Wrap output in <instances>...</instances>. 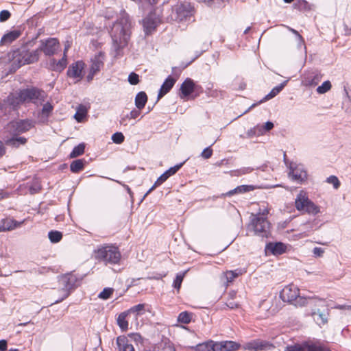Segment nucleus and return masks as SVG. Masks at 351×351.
I'll return each instance as SVG.
<instances>
[{
    "mask_svg": "<svg viewBox=\"0 0 351 351\" xmlns=\"http://www.w3.org/2000/svg\"><path fill=\"white\" fill-rule=\"evenodd\" d=\"M268 214L267 208L256 214H251L250 221L247 225V232L262 239L269 237L271 226L267 217Z\"/></svg>",
    "mask_w": 351,
    "mask_h": 351,
    "instance_id": "nucleus-1",
    "label": "nucleus"
},
{
    "mask_svg": "<svg viewBox=\"0 0 351 351\" xmlns=\"http://www.w3.org/2000/svg\"><path fill=\"white\" fill-rule=\"evenodd\" d=\"M132 23L128 14L122 16L114 25L112 30V38L119 47L127 45L130 38Z\"/></svg>",
    "mask_w": 351,
    "mask_h": 351,
    "instance_id": "nucleus-2",
    "label": "nucleus"
},
{
    "mask_svg": "<svg viewBox=\"0 0 351 351\" xmlns=\"http://www.w3.org/2000/svg\"><path fill=\"white\" fill-rule=\"evenodd\" d=\"M95 256L97 260L104 262L105 265H117L121 259V252L114 245L100 246L95 251Z\"/></svg>",
    "mask_w": 351,
    "mask_h": 351,
    "instance_id": "nucleus-3",
    "label": "nucleus"
},
{
    "mask_svg": "<svg viewBox=\"0 0 351 351\" xmlns=\"http://www.w3.org/2000/svg\"><path fill=\"white\" fill-rule=\"evenodd\" d=\"M202 92V87L197 84L193 80L188 77L180 85L179 96L180 99L188 100L191 96L194 99Z\"/></svg>",
    "mask_w": 351,
    "mask_h": 351,
    "instance_id": "nucleus-4",
    "label": "nucleus"
},
{
    "mask_svg": "<svg viewBox=\"0 0 351 351\" xmlns=\"http://www.w3.org/2000/svg\"><path fill=\"white\" fill-rule=\"evenodd\" d=\"M295 205L298 210L316 215L319 212V208L306 195V193L301 191L297 195Z\"/></svg>",
    "mask_w": 351,
    "mask_h": 351,
    "instance_id": "nucleus-5",
    "label": "nucleus"
},
{
    "mask_svg": "<svg viewBox=\"0 0 351 351\" xmlns=\"http://www.w3.org/2000/svg\"><path fill=\"white\" fill-rule=\"evenodd\" d=\"M106 54L103 51H99L95 54L90 60L88 73L86 75V80L90 82L95 75L99 73L104 66Z\"/></svg>",
    "mask_w": 351,
    "mask_h": 351,
    "instance_id": "nucleus-6",
    "label": "nucleus"
},
{
    "mask_svg": "<svg viewBox=\"0 0 351 351\" xmlns=\"http://www.w3.org/2000/svg\"><path fill=\"white\" fill-rule=\"evenodd\" d=\"M39 50L29 51L23 49L16 52L14 57V61L17 62L19 67L36 62L39 60Z\"/></svg>",
    "mask_w": 351,
    "mask_h": 351,
    "instance_id": "nucleus-7",
    "label": "nucleus"
},
{
    "mask_svg": "<svg viewBox=\"0 0 351 351\" xmlns=\"http://www.w3.org/2000/svg\"><path fill=\"white\" fill-rule=\"evenodd\" d=\"M85 68L86 64L84 61H75L69 66L66 75L69 78L74 80L75 82H79L84 76Z\"/></svg>",
    "mask_w": 351,
    "mask_h": 351,
    "instance_id": "nucleus-8",
    "label": "nucleus"
},
{
    "mask_svg": "<svg viewBox=\"0 0 351 351\" xmlns=\"http://www.w3.org/2000/svg\"><path fill=\"white\" fill-rule=\"evenodd\" d=\"M19 94L23 104L45 99V92L36 87L19 90Z\"/></svg>",
    "mask_w": 351,
    "mask_h": 351,
    "instance_id": "nucleus-9",
    "label": "nucleus"
},
{
    "mask_svg": "<svg viewBox=\"0 0 351 351\" xmlns=\"http://www.w3.org/2000/svg\"><path fill=\"white\" fill-rule=\"evenodd\" d=\"M193 8L190 3H181L173 9L174 20L178 22L186 21L193 15Z\"/></svg>",
    "mask_w": 351,
    "mask_h": 351,
    "instance_id": "nucleus-10",
    "label": "nucleus"
},
{
    "mask_svg": "<svg viewBox=\"0 0 351 351\" xmlns=\"http://www.w3.org/2000/svg\"><path fill=\"white\" fill-rule=\"evenodd\" d=\"M60 47V43L57 38H49L40 40V47L37 50H39V54L43 51L46 56H51L56 53Z\"/></svg>",
    "mask_w": 351,
    "mask_h": 351,
    "instance_id": "nucleus-11",
    "label": "nucleus"
},
{
    "mask_svg": "<svg viewBox=\"0 0 351 351\" xmlns=\"http://www.w3.org/2000/svg\"><path fill=\"white\" fill-rule=\"evenodd\" d=\"M300 294V289L293 284L285 286L280 292V298L286 302L293 304Z\"/></svg>",
    "mask_w": 351,
    "mask_h": 351,
    "instance_id": "nucleus-12",
    "label": "nucleus"
},
{
    "mask_svg": "<svg viewBox=\"0 0 351 351\" xmlns=\"http://www.w3.org/2000/svg\"><path fill=\"white\" fill-rule=\"evenodd\" d=\"M75 280L73 276H65L63 278V287L59 290L61 298L56 301V303L62 302L70 295L71 291L75 288Z\"/></svg>",
    "mask_w": 351,
    "mask_h": 351,
    "instance_id": "nucleus-13",
    "label": "nucleus"
},
{
    "mask_svg": "<svg viewBox=\"0 0 351 351\" xmlns=\"http://www.w3.org/2000/svg\"><path fill=\"white\" fill-rule=\"evenodd\" d=\"M13 128L14 132L17 134L26 132L34 127V122L29 119H22L16 121H12L10 123Z\"/></svg>",
    "mask_w": 351,
    "mask_h": 351,
    "instance_id": "nucleus-14",
    "label": "nucleus"
},
{
    "mask_svg": "<svg viewBox=\"0 0 351 351\" xmlns=\"http://www.w3.org/2000/svg\"><path fill=\"white\" fill-rule=\"evenodd\" d=\"M241 347L240 343L233 341L215 342V351H237Z\"/></svg>",
    "mask_w": 351,
    "mask_h": 351,
    "instance_id": "nucleus-15",
    "label": "nucleus"
},
{
    "mask_svg": "<svg viewBox=\"0 0 351 351\" xmlns=\"http://www.w3.org/2000/svg\"><path fill=\"white\" fill-rule=\"evenodd\" d=\"M246 271L242 269H237L235 270H228L223 272L221 276V280L228 287L229 283L232 282L235 278L245 274Z\"/></svg>",
    "mask_w": 351,
    "mask_h": 351,
    "instance_id": "nucleus-16",
    "label": "nucleus"
},
{
    "mask_svg": "<svg viewBox=\"0 0 351 351\" xmlns=\"http://www.w3.org/2000/svg\"><path fill=\"white\" fill-rule=\"evenodd\" d=\"M265 250L275 256L281 255L287 250V245L282 242H270L266 245Z\"/></svg>",
    "mask_w": 351,
    "mask_h": 351,
    "instance_id": "nucleus-17",
    "label": "nucleus"
},
{
    "mask_svg": "<svg viewBox=\"0 0 351 351\" xmlns=\"http://www.w3.org/2000/svg\"><path fill=\"white\" fill-rule=\"evenodd\" d=\"M25 219L18 221L12 218L3 219L1 221L0 232L10 231L20 227L25 222Z\"/></svg>",
    "mask_w": 351,
    "mask_h": 351,
    "instance_id": "nucleus-18",
    "label": "nucleus"
},
{
    "mask_svg": "<svg viewBox=\"0 0 351 351\" xmlns=\"http://www.w3.org/2000/svg\"><path fill=\"white\" fill-rule=\"evenodd\" d=\"M67 63V55H66L65 50L64 51L63 57L60 60H56L53 58L50 60L49 69L53 71L60 73L66 67Z\"/></svg>",
    "mask_w": 351,
    "mask_h": 351,
    "instance_id": "nucleus-19",
    "label": "nucleus"
},
{
    "mask_svg": "<svg viewBox=\"0 0 351 351\" xmlns=\"http://www.w3.org/2000/svg\"><path fill=\"white\" fill-rule=\"evenodd\" d=\"M176 82V79L173 78L172 76H168L163 84H162L158 94V100L160 99L163 97L166 94H167L171 88L173 87Z\"/></svg>",
    "mask_w": 351,
    "mask_h": 351,
    "instance_id": "nucleus-20",
    "label": "nucleus"
},
{
    "mask_svg": "<svg viewBox=\"0 0 351 351\" xmlns=\"http://www.w3.org/2000/svg\"><path fill=\"white\" fill-rule=\"evenodd\" d=\"M158 22L149 14L143 20V26L146 35L152 34L156 29Z\"/></svg>",
    "mask_w": 351,
    "mask_h": 351,
    "instance_id": "nucleus-21",
    "label": "nucleus"
},
{
    "mask_svg": "<svg viewBox=\"0 0 351 351\" xmlns=\"http://www.w3.org/2000/svg\"><path fill=\"white\" fill-rule=\"evenodd\" d=\"M5 101L14 110L18 109L23 104L22 99L20 97L19 90L10 93Z\"/></svg>",
    "mask_w": 351,
    "mask_h": 351,
    "instance_id": "nucleus-22",
    "label": "nucleus"
},
{
    "mask_svg": "<svg viewBox=\"0 0 351 351\" xmlns=\"http://www.w3.org/2000/svg\"><path fill=\"white\" fill-rule=\"evenodd\" d=\"M21 35V32L20 30H12L7 34H4L1 39L0 45H7L12 43L13 41L16 40L17 38L20 37Z\"/></svg>",
    "mask_w": 351,
    "mask_h": 351,
    "instance_id": "nucleus-23",
    "label": "nucleus"
},
{
    "mask_svg": "<svg viewBox=\"0 0 351 351\" xmlns=\"http://www.w3.org/2000/svg\"><path fill=\"white\" fill-rule=\"evenodd\" d=\"M189 348L194 351H215V342L209 340L194 346H191Z\"/></svg>",
    "mask_w": 351,
    "mask_h": 351,
    "instance_id": "nucleus-24",
    "label": "nucleus"
},
{
    "mask_svg": "<svg viewBox=\"0 0 351 351\" xmlns=\"http://www.w3.org/2000/svg\"><path fill=\"white\" fill-rule=\"evenodd\" d=\"M117 345L120 351H135L134 346L129 343V341L125 336H119L117 338Z\"/></svg>",
    "mask_w": 351,
    "mask_h": 351,
    "instance_id": "nucleus-25",
    "label": "nucleus"
},
{
    "mask_svg": "<svg viewBox=\"0 0 351 351\" xmlns=\"http://www.w3.org/2000/svg\"><path fill=\"white\" fill-rule=\"evenodd\" d=\"M321 80L320 74H311L304 78L302 83L306 86H315Z\"/></svg>",
    "mask_w": 351,
    "mask_h": 351,
    "instance_id": "nucleus-26",
    "label": "nucleus"
},
{
    "mask_svg": "<svg viewBox=\"0 0 351 351\" xmlns=\"http://www.w3.org/2000/svg\"><path fill=\"white\" fill-rule=\"evenodd\" d=\"M255 189V186L253 185H241L238 186L235 189L229 191L226 193V196H232L235 194L245 193L247 192L252 191Z\"/></svg>",
    "mask_w": 351,
    "mask_h": 351,
    "instance_id": "nucleus-27",
    "label": "nucleus"
},
{
    "mask_svg": "<svg viewBox=\"0 0 351 351\" xmlns=\"http://www.w3.org/2000/svg\"><path fill=\"white\" fill-rule=\"evenodd\" d=\"M147 101V95L143 92H139L135 97V106L138 110L144 108Z\"/></svg>",
    "mask_w": 351,
    "mask_h": 351,
    "instance_id": "nucleus-28",
    "label": "nucleus"
},
{
    "mask_svg": "<svg viewBox=\"0 0 351 351\" xmlns=\"http://www.w3.org/2000/svg\"><path fill=\"white\" fill-rule=\"evenodd\" d=\"M328 312H320L318 311L317 312L313 313L314 320L320 326L326 324L328 322Z\"/></svg>",
    "mask_w": 351,
    "mask_h": 351,
    "instance_id": "nucleus-29",
    "label": "nucleus"
},
{
    "mask_svg": "<svg viewBox=\"0 0 351 351\" xmlns=\"http://www.w3.org/2000/svg\"><path fill=\"white\" fill-rule=\"evenodd\" d=\"M128 312L124 311L120 313L117 317V324L122 331H127L128 329V322L127 320V317L128 316Z\"/></svg>",
    "mask_w": 351,
    "mask_h": 351,
    "instance_id": "nucleus-30",
    "label": "nucleus"
},
{
    "mask_svg": "<svg viewBox=\"0 0 351 351\" xmlns=\"http://www.w3.org/2000/svg\"><path fill=\"white\" fill-rule=\"evenodd\" d=\"M85 164L86 160L84 159L75 160L70 165V170L75 173H79L84 169Z\"/></svg>",
    "mask_w": 351,
    "mask_h": 351,
    "instance_id": "nucleus-31",
    "label": "nucleus"
},
{
    "mask_svg": "<svg viewBox=\"0 0 351 351\" xmlns=\"http://www.w3.org/2000/svg\"><path fill=\"white\" fill-rule=\"evenodd\" d=\"M193 313L189 311L181 312L177 318L178 322L183 324H189L193 319Z\"/></svg>",
    "mask_w": 351,
    "mask_h": 351,
    "instance_id": "nucleus-32",
    "label": "nucleus"
},
{
    "mask_svg": "<svg viewBox=\"0 0 351 351\" xmlns=\"http://www.w3.org/2000/svg\"><path fill=\"white\" fill-rule=\"evenodd\" d=\"M289 175L291 176L293 180L298 182H302L306 178V172L301 171L298 168L293 169L289 173Z\"/></svg>",
    "mask_w": 351,
    "mask_h": 351,
    "instance_id": "nucleus-33",
    "label": "nucleus"
},
{
    "mask_svg": "<svg viewBox=\"0 0 351 351\" xmlns=\"http://www.w3.org/2000/svg\"><path fill=\"white\" fill-rule=\"evenodd\" d=\"M85 145L84 143H80L77 146L74 147L72 152L69 154L71 158H77L84 153Z\"/></svg>",
    "mask_w": 351,
    "mask_h": 351,
    "instance_id": "nucleus-34",
    "label": "nucleus"
},
{
    "mask_svg": "<svg viewBox=\"0 0 351 351\" xmlns=\"http://www.w3.org/2000/svg\"><path fill=\"white\" fill-rule=\"evenodd\" d=\"M27 138L25 137L12 138L6 141V144L13 147H19L20 145H25Z\"/></svg>",
    "mask_w": 351,
    "mask_h": 351,
    "instance_id": "nucleus-35",
    "label": "nucleus"
},
{
    "mask_svg": "<svg viewBox=\"0 0 351 351\" xmlns=\"http://www.w3.org/2000/svg\"><path fill=\"white\" fill-rule=\"evenodd\" d=\"M283 88H284V85L283 84H280L279 86H277L274 87L270 91V93L269 94H267L262 100L260 101V103H262V102H264V101H267L269 99H272L276 95H277L282 90Z\"/></svg>",
    "mask_w": 351,
    "mask_h": 351,
    "instance_id": "nucleus-36",
    "label": "nucleus"
},
{
    "mask_svg": "<svg viewBox=\"0 0 351 351\" xmlns=\"http://www.w3.org/2000/svg\"><path fill=\"white\" fill-rule=\"evenodd\" d=\"M87 114V110L84 106L80 105L74 115L75 119L77 122H82Z\"/></svg>",
    "mask_w": 351,
    "mask_h": 351,
    "instance_id": "nucleus-37",
    "label": "nucleus"
},
{
    "mask_svg": "<svg viewBox=\"0 0 351 351\" xmlns=\"http://www.w3.org/2000/svg\"><path fill=\"white\" fill-rule=\"evenodd\" d=\"M49 239L51 243L60 242L62 239V233L58 230H51L48 234Z\"/></svg>",
    "mask_w": 351,
    "mask_h": 351,
    "instance_id": "nucleus-38",
    "label": "nucleus"
},
{
    "mask_svg": "<svg viewBox=\"0 0 351 351\" xmlns=\"http://www.w3.org/2000/svg\"><path fill=\"white\" fill-rule=\"evenodd\" d=\"M169 177L165 171L154 182V185L149 189V190L147 192L146 195L151 193L153 190H154L156 187L160 186L163 182H165Z\"/></svg>",
    "mask_w": 351,
    "mask_h": 351,
    "instance_id": "nucleus-39",
    "label": "nucleus"
},
{
    "mask_svg": "<svg viewBox=\"0 0 351 351\" xmlns=\"http://www.w3.org/2000/svg\"><path fill=\"white\" fill-rule=\"evenodd\" d=\"M243 349L249 351H259V339H255L246 343L243 346Z\"/></svg>",
    "mask_w": 351,
    "mask_h": 351,
    "instance_id": "nucleus-40",
    "label": "nucleus"
},
{
    "mask_svg": "<svg viewBox=\"0 0 351 351\" xmlns=\"http://www.w3.org/2000/svg\"><path fill=\"white\" fill-rule=\"evenodd\" d=\"M295 8L300 11L306 12L311 10V5L305 0L298 1L295 4Z\"/></svg>",
    "mask_w": 351,
    "mask_h": 351,
    "instance_id": "nucleus-41",
    "label": "nucleus"
},
{
    "mask_svg": "<svg viewBox=\"0 0 351 351\" xmlns=\"http://www.w3.org/2000/svg\"><path fill=\"white\" fill-rule=\"evenodd\" d=\"M145 304H138L134 306H132L129 308L127 312L128 313H136V315H142L145 311Z\"/></svg>",
    "mask_w": 351,
    "mask_h": 351,
    "instance_id": "nucleus-42",
    "label": "nucleus"
},
{
    "mask_svg": "<svg viewBox=\"0 0 351 351\" xmlns=\"http://www.w3.org/2000/svg\"><path fill=\"white\" fill-rule=\"evenodd\" d=\"M186 274V271H184L182 273L178 274L175 280H173V286L178 291H179L181 287L182 282L183 281V279H184Z\"/></svg>",
    "mask_w": 351,
    "mask_h": 351,
    "instance_id": "nucleus-43",
    "label": "nucleus"
},
{
    "mask_svg": "<svg viewBox=\"0 0 351 351\" xmlns=\"http://www.w3.org/2000/svg\"><path fill=\"white\" fill-rule=\"evenodd\" d=\"M332 88L331 83L329 80L325 81L322 83L321 86H319L317 88V92L319 94H324L329 91Z\"/></svg>",
    "mask_w": 351,
    "mask_h": 351,
    "instance_id": "nucleus-44",
    "label": "nucleus"
},
{
    "mask_svg": "<svg viewBox=\"0 0 351 351\" xmlns=\"http://www.w3.org/2000/svg\"><path fill=\"white\" fill-rule=\"evenodd\" d=\"M160 351H176V348L172 342L166 340L160 343Z\"/></svg>",
    "mask_w": 351,
    "mask_h": 351,
    "instance_id": "nucleus-45",
    "label": "nucleus"
},
{
    "mask_svg": "<svg viewBox=\"0 0 351 351\" xmlns=\"http://www.w3.org/2000/svg\"><path fill=\"white\" fill-rule=\"evenodd\" d=\"M273 343L267 341L259 339V351H265L274 348Z\"/></svg>",
    "mask_w": 351,
    "mask_h": 351,
    "instance_id": "nucleus-46",
    "label": "nucleus"
},
{
    "mask_svg": "<svg viewBox=\"0 0 351 351\" xmlns=\"http://www.w3.org/2000/svg\"><path fill=\"white\" fill-rule=\"evenodd\" d=\"M113 289L104 288L103 291L99 294V298L103 300H107L111 297L113 293Z\"/></svg>",
    "mask_w": 351,
    "mask_h": 351,
    "instance_id": "nucleus-47",
    "label": "nucleus"
},
{
    "mask_svg": "<svg viewBox=\"0 0 351 351\" xmlns=\"http://www.w3.org/2000/svg\"><path fill=\"white\" fill-rule=\"evenodd\" d=\"M309 299H310V298L302 297V296H300V294H298L297 299L295 300H294L293 304L296 306H304L308 304V300Z\"/></svg>",
    "mask_w": 351,
    "mask_h": 351,
    "instance_id": "nucleus-48",
    "label": "nucleus"
},
{
    "mask_svg": "<svg viewBox=\"0 0 351 351\" xmlns=\"http://www.w3.org/2000/svg\"><path fill=\"white\" fill-rule=\"evenodd\" d=\"M308 351H329V349L326 346L317 344H311L307 346Z\"/></svg>",
    "mask_w": 351,
    "mask_h": 351,
    "instance_id": "nucleus-49",
    "label": "nucleus"
},
{
    "mask_svg": "<svg viewBox=\"0 0 351 351\" xmlns=\"http://www.w3.org/2000/svg\"><path fill=\"white\" fill-rule=\"evenodd\" d=\"M125 137L121 132H116L112 134V140L114 143L121 144L124 141Z\"/></svg>",
    "mask_w": 351,
    "mask_h": 351,
    "instance_id": "nucleus-50",
    "label": "nucleus"
},
{
    "mask_svg": "<svg viewBox=\"0 0 351 351\" xmlns=\"http://www.w3.org/2000/svg\"><path fill=\"white\" fill-rule=\"evenodd\" d=\"M329 184H332L335 189H337L340 186V182L338 178L335 176H330L326 180Z\"/></svg>",
    "mask_w": 351,
    "mask_h": 351,
    "instance_id": "nucleus-51",
    "label": "nucleus"
},
{
    "mask_svg": "<svg viewBox=\"0 0 351 351\" xmlns=\"http://www.w3.org/2000/svg\"><path fill=\"white\" fill-rule=\"evenodd\" d=\"M128 82L132 85H136L139 83V76L138 74L132 72L128 76Z\"/></svg>",
    "mask_w": 351,
    "mask_h": 351,
    "instance_id": "nucleus-52",
    "label": "nucleus"
},
{
    "mask_svg": "<svg viewBox=\"0 0 351 351\" xmlns=\"http://www.w3.org/2000/svg\"><path fill=\"white\" fill-rule=\"evenodd\" d=\"M182 163L178 164L169 168L168 170L165 171L167 173L168 176L170 177L177 173V171L182 167Z\"/></svg>",
    "mask_w": 351,
    "mask_h": 351,
    "instance_id": "nucleus-53",
    "label": "nucleus"
},
{
    "mask_svg": "<svg viewBox=\"0 0 351 351\" xmlns=\"http://www.w3.org/2000/svg\"><path fill=\"white\" fill-rule=\"evenodd\" d=\"M285 351H305V348L300 344H295L286 347Z\"/></svg>",
    "mask_w": 351,
    "mask_h": 351,
    "instance_id": "nucleus-54",
    "label": "nucleus"
},
{
    "mask_svg": "<svg viewBox=\"0 0 351 351\" xmlns=\"http://www.w3.org/2000/svg\"><path fill=\"white\" fill-rule=\"evenodd\" d=\"M213 152V151L212 148L210 147H208L202 151L201 153V156L204 159H208L212 156Z\"/></svg>",
    "mask_w": 351,
    "mask_h": 351,
    "instance_id": "nucleus-55",
    "label": "nucleus"
},
{
    "mask_svg": "<svg viewBox=\"0 0 351 351\" xmlns=\"http://www.w3.org/2000/svg\"><path fill=\"white\" fill-rule=\"evenodd\" d=\"M53 110V106L49 104H45L42 109V113L46 117H48Z\"/></svg>",
    "mask_w": 351,
    "mask_h": 351,
    "instance_id": "nucleus-56",
    "label": "nucleus"
},
{
    "mask_svg": "<svg viewBox=\"0 0 351 351\" xmlns=\"http://www.w3.org/2000/svg\"><path fill=\"white\" fill-rule=\"evenodd\" d=\"M11 14L8 10H2L0 12V21L4 22L10 18Z\"/></svg>",
    "mask_w": 351,
    "mask_h": 351,
    "instance_id": "nucleus-57",
    "label": "nucleus"
},
{
    "mask_svg": "<svg viewBox=\"0 0 351 351\" xmlns=\"http://www.w3.org/2000/svg\"><path fill=\"white\" fill-rule=\"evenodd\" d=\"M313 252L315 256L321 257L323 256L324 250L321 247H316L313 249Z\"/></svg>",
    "mask_w": 351,
    "mask_h": 351,
    "instance_id": "nucleus-58",
    "label": "nucleus"
},
{
    "mask_svg": "<svg viewBox=\"0 0 351 351\" xmlns=\"http://www.w3.org/2000/svg\"><path fill=\"white\" fill-rule=\"evenodd\" d=\"M140 110H138V108H137V110L134 109V110H132L130 113V117H129L130 119L137 118L141 114Z\"/></svg>",
    "mask_w": 351,
    "mask_h": 351,
    "instance_id": "nucleus-59",
    "label": "nucleus"
},
{
    "mask_svg": "<svg viewBox=\"0 0 351 351\" xmlns=\"http://www.w3.org/2000/svg\"><path fill=\"white\" fill-rule=\"evenodd\" d=\"M41 189V187L40 186V185H37V186H30L29 187V192L31 194H36L37 193H38Z\"/></svg>",
    "mask_w": 351,
    "mask_h": 351,
    "instance_id": "nucleus-60",
    "label": "nucleus"
},
{
    "mask_svg": "<svg viewBox=\"0 0 351 351\" xmlns=\"http://www.w3.org/2000/svg\"><path fill=\"white\" fill-rule=\"evenodd\" d=\"M226 306L230 309H234V308H239V304L233 302V301H231V302H227L226 304Z\"/></svg>",
    "mask_w": 351,
    "mask_h": 351,
    "instance_id": "nucleus-61",
    "label": "nucleus"
},
{
    "mask_svg": "<svg viewBox=\"0 0 351 351\" xmlns=\"http://www.w3.org/2000/svg\"><path fill=\"white\" fill-rule=\"evenodd\" d=\"M8 343L5 339L0 340V350L5 351L7 350Z\"/></svg>",
    "mask_w": 351,
    "mask_h": 351,
    "instance_id": "nucleus-62",
    "label": "nucleus"
},
{
    "mask_svg": "<svg viewBox=\"0 0 351 351\" xmlns=\"http://www.w3.org/2000/svg\"><path fill=\"white\" fill-rule=\"evenodd\" d=\"M6 153V149L3 143L0 141V158L3 157Z\"/></svg>",
    "mask_w": 351,
    "mask_h": 351,
    "instance_id": "nucleus-63",
    "label": "nucleus"
},
{
    "mask_svg": "<svg viewBox=\"0 0 351 351\" xmlns=\"http://www.w3.org/2000/svg\"><path fill=\"white\" fill-rule=\"evenodd\" d=\"M263 128L265 131H269L274 128V123L272 122L267 121L263 125Z\"/></svg>",
    "mask_w": 351,
    "mask_h": 351,
    "instance_id": "nucleus-64",
    "label": "nucleus"
}]
</instances>
